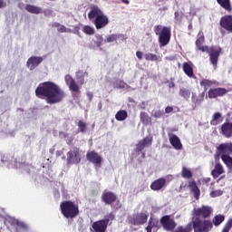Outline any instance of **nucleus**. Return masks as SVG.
Instances as JSON below:
<instances>
[{"label":"nucleus","mask_w":232,"mask_h":232,"mask_svg":"<svg viewBox=\"0 0 232 232\" xmlns=\"http://www.w3.org/2000/svg\"><path fill=\"white\" fill-rule=\"evenodd\" d=\"M62 214L65 218H75L79 215V208L71 201H64L60 205Z\"/></svg>","instance_id":"20e7f679"},{"label":"nucleus","mask_w":232,"mask_h":232,"mask_svg":"<svg viewBox=\"0 0 232 232\" xmlns=\"http://www.w3.org/2000/svg\"><path fill=\"white\" fill-rule=\"evenodd\" d=\"M35 94L39 99H45L48 104H56L64 99V92L53 82L40 83L35 90Z\"/></svg>","instance_id":"f257e3e1"},{"label":"nucleus","mask_w":232,"mask_h":232,"mask_svg":"<svg viewBox=\"0 0 232 232\" xmlns=\"http://www.w3.org/2000/svg\"><path fill=\"white\" fill-rule=\"evenodd\" d=\"M204 97H206V92H203L197 95L195 92H192V102L195 106H200L204 102Z\"/></svg>","instance_id":"393cba45"},{"label":"nucleus","mask_w":232,"mask_h":232,"mask_svg":"<svg viewBox=\"0 0 232 232\" xmlns=\"http://www.w3.org/2000/svg\"><path fill=\"white\" fill-rule=\"evenodd\" d=\"M43 63V57L41 56H31L26 63L27 68L29 70H35Z\"/></svg>","instance_id":"f3484780"},{"label":"nucleus","mask_w":232,"mask_h":232,"mask_svg":"<svg viewBox=\"0 0 232 232\" xmlns=\"http://www.w3.org/2000/svg\"><path fill=\"white\" fill-rule=\"evenodd\" d=\"M116 199H117V197L115 196V194L111 192H105L102 195V200L106 204H111V202H115Z\"/></svg>","instance_id":"c85d7f7f"},{"label":"nucleus","mask_w":232,"mask_h":232,"mask_svg":"<svg viewBox=\"0 0 232 232\" xmlns=\"http://www.w3.org/2000/svg\"><path fill=\"white\" fill-rule=\"evenodd\" d=\"M79 131L84 133L86 131V123L84 121H80L78 122Z\"/></svg>","instance_id":"49530a36"},{"label":"nucleus","mask_w":232,"mask_h":232,"mask_svg":"<svg viewBox=\"0 0 232 232\" xmlns=\"http://www.w3.org/2000/svg\"><path fill=\"white\" fill-rule=\"evenodd\" d=\"M166 179H158L150 184V189H152V191H160V189L166 188Z\"/></svg>","instance_id":"aec40b11"},{"label":"nucleus","mask_w":232,"mask_h":232,"mask_svg":"<svg viewBox=\"0 0 232 232\" xmlns=\"http://www.w3.org/2000/svg\"><path fill=\"white\" fill-rule=\"evenodd\" d=\"M76 77H77L78 83L75 82L73 78H72L69 74L65 75L64 79L71 92H75L77 93V92L81 90V87L82 86V84H84V77H88V72L78 71L76 72Z\"/></svg>","instance_id":"7ed1b4c3"},{"label":"nucleus","mask_w":232,"mask_h":232,"mask_svg":"<svg viewBox=\"0 0 232 232\" xmlns=\"http://www.w3.org/2000/svg\"><path fill=\"white\" fill-rule=\"evenodd\" d=\"M171 111H173V107L171 106L166 107L165 113H171Z\"/></svg>","instance_id":"5fc2aeb1"},{"label":"nucleus","mask_w":232,"mask_h":232,"mask_svg":"<svg viewBox=\"0 0 232 232\" xmlns=\"http://www.w3.org/2000/svg\"><path fill=\"white\" fill-rule=\"evenodd\" d=\"M193 227L195 232H208L213 227V224L209 220L195 219Z\"/></svg>","instance_id":"0eeeda50"},{"label":"nucleus","mask_w":232,"mask_h":232,"mask_svg":"<svg viewBox=\"0 0 232 232\" xmlns=\"http://www.w3.org/2000/svg\"><path fill=\"white\" fill-rule=\"evenodd\" d=\"M183 72L186 73V75H188V77H195L191 63H183Z\"/></svg>","instance_id":"72a5a7b5"},{"label":"nucleus","mask_w":232,"mask_h":232,"mask_svg":"<svg viewBox=\"0 0 232 232\" xmlns=\"http://www.w3.org/2000/svg\"><path fill=\"white\" fill-rule=\"evenodd\" d=\"M155 30H169V28L163 27L162 25H156Z\"/></svg>","instance_id":"864d4df0"},{"label":"nucleus","mask_w":232,"mask_h":232,"mask_svg":"<svg viewBox=\"0 0 232 232\" xmlns=\"http://www.w3.org/2000/svg\"><path fill=\"white\" fill-rule=\"evenodd\" d=\"M232 90H226L224 88H216V89H209L208 91V98L209 99H217V97H223L226 95L227 92H231Z\"/></svg>","instance_id":"4468645a"},{"label":"nucleus","mask_w":232,"mask_h":232,"mask_svg":"<svg viewBox=\"0 0 232 232\" xmlns=\"http://www.w3.org/2000/svg\"><path fill=\"white\" fill-rule=\"evenodd\" d=\"M87 160H89V162L94 164L96 169L101 168V165L102 164V157H101V155H99L95 151L88 152Z\"/></svg>","instance_id":"9b49d317"},{"label":"nucleus","mask_w":232,"mask_h":232,"mask_svg":"<svg viewBox=\"0 0 232 232\" xmlns=\"http://www.w3.org/2000/svg\"><path fill=\"white\" fill-rule=\"evenodd\" d=\"M217 3L221 6V8L227 10V12H231L232 7L229 0H217Z\"/></svg>","instance_id":"473e14b6"},{"label":"nucleus","mask_w":232,"mask_h":232,"mask_svg":"<svg viewBox=\"0 0 232 232\" xmlns=\"http://www.w3.org/2000/svg\"><path fill=\"white\" fill-rule=\"evenodd\" d=\"M213 209L210 207L203 206L194 209V214L196 217H203V218H208L211 215Z\"/></svg>","instance_id":"2eb2a0df"},{"label":"nucleus","mask_w":232,"mask_h":232,"mask_svg":"<svg viewBox=\"0 0 232 232\" xmlns=\"http://www.w3.org/2000/svg\"><path fill=\"white\" fill-rule=\"evenodd\" d=\"M179 95L180 97H183V99H189L190 95H191V92H189L188 89H186V88H181L179 90Z\"/></svg>","instance_id":"79ce46f5"},{"label":"nucleus","mask_w":232,"mask_h":232,"mask_svg":"<svg viewBox=\"0 0 232 232\" xmlns=\"http://www.w3.org/2000/svg\"><path fill=\"white\" fill-rule=\"evenodd\" d=\"M121 3H123L124 5H130V1L129 0H121Z\"/></svg>","instance_id":"052dcab7"},{"label":"nucleus","mask_w":232,"mask_h":232,"mask_svg":"<svg viewBox=\"0 0 232 232\" xmlns=\"http://www.w3.org/2000/svg\"><path fill=\"white\" fill-rule=\"evenodd\" d=\"M202 43H204V33L199 32L196 41V46L198 50L209 53L210 63L213 64L214 68H217V63H218V56L220 55V51L222 49H220V47L209 48L208 46H202Z\"/></svg>","instance_id":"f03ea898"},{"label":"nucleus","mask_w":232,"mask_h":232,"mask_svg":"<svg viewBox=\"0 0 232 232\" xmlns=\"http://www.w3.org/2000/svg\"><path fill=\"white\" fill-rule=\"evenodd\" d=\"M201 182L202 184H209V182H211V178H203Z\"/></svg>","instance_id":"603ef678"},{"label":"nucleus","mask_w":232,"mask_h":232,"mask_svg":"<svg viewBox=\"0 0 232 232\" xmlns=\"http://www.w3.org/2000/svg\"><path fill=\"white\" fill-rule=\"evenodd\" d=\"M188 188L192 191L194 198L198 200L200 190L198 189V187H197V183H195V181H189Z\"/></svg>","instance_id":"cd10ccee"},{"label":"nucleus","mask_w":232,"mask_h":232,"mask_svg":"<svg viewBox=\"0 0 232 232\" xmlns=\"http://www.w3.org/2000/svg\"><path fill=\"white\" fill-rule=\"evenodd\" d=\"M181 176L183 179H191V177H193V172H191V169L183 167L181 170Z\"/></svg>","instance_id":"58836bf2"},{"label":"nucleus","mask_w":232,"mask_h":232,"mask_svg":"<svg viewBox=\"0 0 232 232\" xmlns=\"http://www.w3.org/2000/svg\"><path fill=\"white\" fill-rule=\"evenodd\" d=\"M55 151H56V156L61 157V155H63V152L64 151V147H63V144L57 143L52 149H50L51 154L55 153Z\"/></svg>","instance_id":"c756f323"},{"label":"nucleus","mask_w":232,"mask_h":232,"mask_svg":"<svg viewBox=\"0 0 232 232\" xmlns=\"http://www.w3.org/2000/svg\"><path fill=\"white\" fill-rule=\"evenodd\" d=\"M148 222V212H142L140 214H136L132 217L131 224L134 226H142Z\"/></svg>","instance_id":"f8f14e48"},{"label":"nucleus","mask_w":232,"mask_h":232,"mask_svg":"<svg viewBox=\"0 0 232 232\" xmlns=\"http://www.w3.org/2000/svg\"><path fill=\"white\" fill-rule=\"evenodd\" d=\"M82 34H85L86 35H93V34H95V31H93V30H83Z\"/></svg>","instance_id":"3c124183"},{"label":"nucleus","mask_w":232,"mask_h":232,"mask_svg":"<svg viewBox=\"0 0 232 232\" xmlns=\"http://www.w3.org/2000/svg\"><path fill=\"white\" fill-rule=\"evenodd\" d=\"M220 179H224V176H222Z\"/></svg>","instance_id":"69168bd1"},{"label":"nucleus","mask_w":232,"mask_h":232,"mask_svg":"<svg viewBox=\"0 0 232 232\" xmlns=\"http://www.w3.org/2000/svg\"><path fill=\"white\" fill-rule=\"evenodd\" d=\"M127 118H128V112L123 110L119 111L115 115L116 121H126Z\"/></svg>","instance_id":"e433bc0d"},{"label":"nucleus","mask_w":232,"mask_h":232,"mask_svg":"<svg viewBox=\"0 0 232 232\" xmlns=\"http://www.w3.org/2000/svg\"><path fill=\"white\" fill-rule=\"evenodd\" d=\"M140 121L145 124V126H150L151 124V118L148 115V113L142 111L140 114Z\"/></svg>","instance_id":"f704fd0d"},{"label":"nucleus","mask_w":232,"mask_h":232,"mask_svg":"<svg viewBox=\"0 0 232 232\" xmlns=\"http://www.w3.org/2000/svg\"><path fill=\"white\" fill-rule=\"evenodd\" d=\"M215 81L211 80H201L200 81V86H203L205 88V91L208 90V88H211V86H214Z\"/></svg>","instance_id":"4c0bfd02"},{"label":"nucleus","mask_w":232,"mask_h":232,"mask_svg":"<svg viewBox=\"0 0 232 232\" xmlns=\"http://www.w3.org/2000/svg\"><path fill=\"white\" fill-rule=\"evenodd\" d=\"M142 52H140V51H138L137 53H136V56L138 57V59H142Z\"/></svg>","instance_id":"6e6d98bb"},{"label":"nucleus","mask_w":232,"mask_h":232,"mask_svg":"<svg viewBox=\"0 0 232 232\" xmlns=\"http://www.w3.org/2000/svg\"><path fill=\"white\" fill-rule=\"evenodd\" d=\"M146 61H159V56L153 53L145 54Z\"/></svg>","instance_id":"c03bdc74"},{"label":"nucleus","mask_w":232,"mask_h":232,"mask_svg":"<svg viewBox=\"0 0 232 232\" xmlns=\"http://www.w3.org/2000/svg\"><path fill=\"white\" fill-rule=\"evenodd\" d=\"M224 173H226L224 166H222L220 163H216L214 169L211 171L213 179H218L220 175H224Z\"/></svg>","instance_id":"5701e85b"},{"label":"nucleus","mask_w":232,"mask_h":232,"mask_svg":"<svg viewBox=\"0 0 232 232\" xmlns=\"http://www.w3.org/2000/svg\"><path fill=\"white\" fill-rule=\"evenodd\" d=\"M25 10L26 12H29V14H35L36 15L39 14H43V9H41V7L32 5H26Z\"/></svg>","instance_id":"2f4dec72"},{"label":"nucleus","mask_w":232,"mask_h":232,"mask_svg":"<svg viewBox=\"0 0 232 232\" xmlns=\"http://www.w3.org/2000/svg\"><path fill=\"white\" fill-rule=\"evenodd\" d=\"M157 226H159V219L150 218L148 227H146L147 232L157 231Z\"/></svg>","instance_id":"7c9ffc66"},{"label":"nucleus","mask_w":232,"mask_h":232,"mask_svg":"<svg viewBox=\"0 0 232 232\" xmlns=\"http://www.w3.org/2000/svg\"><path fill=\"white\" fill-rule=\"evenodd\" d=\"M91 11L88 14L90 21H95L97 17H101L104 13L101 10V7L95 5H91Z\"/></svg>","instance_id":"dca6fc26"},{"label":"nucleus","mask_w":232,"mask_h":232,"mask_svg":"<svg viewBox=\"0 0 232 232\" xmlns=\"http://www.w3.org/2000/svg\"><path fill=\"white\" fill-rule=\"evenodd\" d=\"M5 226H13L14 230L13 232H25L26 231V224L23 223V221H19L12 217L5 218Z\"/></svg>","instance_id":"423d86ee"},{"label":"nucleus","mask_w":232,"mask_h":232,"mask_svg":"<svg viewBox=\"0 0 232 232\" xmlns=\"http://www.w3.org/2000/svg\"><path fill=\"white\" fill-rule=\"evenodd\" d=\"M232 227V219H229L226 226L224 227L222 232H229V229Z\"/></svg>","instance_id":"de8ad7c7"},{"label":"nucleus","mask_w":232,"mask_h":232,"mask_svg":"<svg viewBox=\"0 0 232 232\" xmlns=\"http://www.w3.org/2000/svg\"><path fill=\"white\" fill-rule=\"evenodd\" d=\"M152 117H155V119H160L162 117V111H152Z\"/></svg>","instance_id":"09e8293b"},{"label":"nucleus","mask_w":232,"mask_h":232,"mask_svg":"<svg viewBox=\"0 0 232 232\" xmlns=\"http://www.w3.org/2000/svg\"><path fill=\"white\" fill-rule=\"evenodd\" d=\"M221 134L227 139L232 137V122H225L221 126Z\"/></svg>","instance_id":"4be33fe9"},{"label":"nucleus","mask_w":232,"mask_h":232,"mask_svg":"<svg viewBox=\"0 0 232 232\" xmlns=\"http://www.w3.org/2000/svg\"><path fill=\"white\" fill-rule=\"evenodd\" d=\"M128 36L126 34H111L105 40L106 43H115V41H126Z\"/></svg>","instance_id":"a878e982"},{"label":"nucleus","mask_w":232,"mask_h":232,"mask_svg":"<svg viewBox=\"0 0 232 232\" xmlns=\"http://www.w3.org/2000/svg\"><path fill=\"white\" fill-rule=\"evenodd\" d=\"M18 111H23V109H18Z\"/></svg>","instance_id":"0e129e2a"},{"label":"nucleus","mask_w":232,"mask_h":232,"mask_svg":"<svg viewBox=\"0 0 232 232\" xmlns=\"http://www.w3.org/2000/svg\"><path fill=\"white\" fill-rule=\"evenodd\" d=\"M93 23L97 30H101V28H104V26H107L108 23H110V20L108 19V16L104 15L103 14L101 16L95 18L93 20Z\"/></svg>","instance_id":"6ab92c4d"},{"label":"nucleus","mask_w":232,"mask_h":232,"mask_svg":"<svg viewBox=\"0 0 232 232\" xmlns=\"http://www.w3.org/2000/svg\"><path fill=\"white\" fill-rule=\"evenodd\" d=\"M151 142H152V139L150 136H148L145 139H143L142 140H140L136 146V153H138V154L140 153L142 159H144L146 154L144 152H142V150L144 148H148V147L151 146Z\"/></svg>","instance_id":"9d476101"},{"label":"nucleus","mask_w":232,"mask_h":232,"mask_svg":"<svg viewBox=\"0 0 232 232\" xmlns=\"http://www.w3.org/2000/svg\"><path fill=\"white\" fill-rule=\"evenodd\" d=\"M220 26L224 30H232V15L227 14L220 19Z\"/></svg>","instance_id":"412c9836"},{"label":"nucleus","mask_w":232,"mask_h":232,"mask_svg":"<svg viewBox=\"0 0 232 232\" xmlns=\"http://www.w3.org/2000/svg\"><path fill=\"white\" fill-rule=\"evenodd\" d=\"M223 193L224 191H222L221 189H217L210 191L209 195L211 198H217V197H222Z\"/></svg>","instance_id":"37998d69"},{"label":"nucleus","mask_w":232,"mask_h":232,"mask_svg":"<svg viewBox=\"0 0 232 232\" xmlns=\"http://www.w3.org/2000/svg\"><path fill=\"white\" fill-rule=\"evenodd\" d=\"M5 6H6V4L5 3V1L0 0V8H5Z\"/></svg>","instance_id":"13d9d810"},{"label":"nucleus","mask_w":232,"mask_h":232,"mask_svg":"<svg viewBox=\"0 0 232 232\" xmlns=\"http://www.w3.org/2000/svg\"><path fill=\"white\" fill-rule=\"evenodd\" d=\"M159 35L160 43L161 46H166L168 43H169V39L171 38V33L169 30H162L160 33H156Z\"/></svg>","instance_id":"ddd939ff"},{"label":"nucleus","mask_w":232,"mask_h":232,"mask_svg":"<svg viewBox=\"0 0 232 232\" xmlns=\"http://www.w3.org/2000/svg\"><path fill=\"white\" fill-rule=\"evenodd\" d=\"M111 86H113V88H121L122 90H128V84L124 82L123 81L117 80L116 82H111Z\"/></svg>","instance_id":"c9c22d12"},{"label":"nucleus","mask_w":232,"mask_h":232,"mask_svg":"<svg viewBox=\"0 0 232 232\" xmlns=\"http://www.w3.org/2000/svg\"><path fill=\"white\" fill-rule=\"evenodd\" d=\"M169 139L174 150H182V143L180 142V139H179L177 135L169 134Z\"/></svg>","instance_id":"b1692460"},{"label":"nucleus","mask_w":232,"mask_h":232,"mask_svg":"<svg viewBox=\"0 0 232 232\" xmlns=\"http://www.w3.org/2000/svg\"><path fill=\"white\" fill-rule=\"evenodd\" d=\"M67 162L68 164H79L81 162V153L78 148H72L67 153Z\"/></svg>","instance_id":"1a4fd4ad"},{"label":"nucleus","mask_w":232,"mask_h":232,"mask_svg":"<svg viewBox=\"0 0 232 232\" xmlns=\"http://www.w3.org/2000/svg\"><path fill=\"white\" fill-rule=\"evenodd\" d=\"M222 160L226 164L227 168H228L230 173H232V158L229 156H223Z\"/></svg>","instance_id":"a19ab883"},{"label":"nucleus","mask_w":232,"mask_h":232,"mask_svg":"<svg viewBox=\"0 0 232 232\" xmlns=\"http://www.w3.org/2000/svg\"><path fill=\"white\" fill-rule=\"evenodd\" d=\"M74 34V35H78L79 37H82V34H81V32L75 30L72 32Z\"/></svg>","instance_id":"4d7b16f0"},{"label":"nucleus","mask_w":232,"mask_h":232,"mask_svg":"<svg viewBox=\"0 0 232 232\" xmlns=\"http://www.w3.org/2000/svg\"><path fill=\"white\" fill-rule=\"evenodd\" d=\"M115 218V216L113 214H109L105 217L104 219L96 221L92 225V227L94 232H105L106 227H108V224L110 223V220H113Z\"/></svg>","instance_id":"39448f33"},{"label":"nucleus","mask_w":232,"mask_h":232,"mask_svg":"<svg viewBox=\"0 0 232 232\" xmlns=\"http://www.w3.org/2000/svg\"><path fill=\"white\" fill-rule=\"evenodd\" d=\"M232 153V144L231 143H223L219 145L218 148L216 156L217 157H221L223 160L224 157H229Z\"/></svg>","instance_id":"6e6552de"},{"label":"nucleus","mask_w":232,"mask_h":232,"mask_svg":"<svg viewBox=\"0 0 232 232\" xmlns=\"http://www.w3.org/2000/svg\"><path fill=\"white\" fill-rule=\"evenodd\" d=\"M53 28H57L58 30H64L65 27L61 25V24L59 23H53Z\"/></svg>","instance_id":"8fccbe9b"},{"label":"nucleus","mask_w":232,"mask_h":232,"mask_svg":"<svg viewBox=\"0 0 232 232\" xmlns=\"http://www.w3.org/2000/svg\"><path fill=\"white\" fill-rule=\"evenodd\" d=\"M168 179H169V180H173V176H169Z\"/></svg>","instance_id":"e2e57ef3"},{"label":"nucleus","mask_w":232,"mask_h":232,"mask_svg":"<svg viewBox=\"0 0 232 232\" xmlns=\"http://www.w3.org/2000/svg\"><path fill=\"white\" fill-rule=\"evenodd\" d=\"M83 30H92V27H90V26H85V27L83 28Z\"/></svg>","instance_id":"680f3d73"},{"label":"nucleus","mask_w":232,"mask_h":232,"mask_svg":"<svg viewBox=\"0 0 232 232\" xmlns=\"http://www.w3.org/2000/svg\"><path fill=\"white\" fill-rule=\"evenodd\" d=\"M224 121V118L222 117V113L220 112H216L212 115V119L210 121L211 126H218L220 122Z\"/></svg>","instance_id":"bb28decb"},{"label":"nucleus","mask_w":232,"mask_h":232,"mask_svg":"<svg viewBox=\"0 0 232 232\" xmlns=\"http://www.w3.org/2000/svg\"><path fill=\"white\" fill-rule=\"evenodd\" d=\"M224 220H226V218L223 215H217L213 218L212 222L214 226H220Z\"/></svg>","instance_id":"ea45409f"},{"label":"nucleus","mask_w":232,"mask_h":232,"mask_svg":"<svg viewBox=\"0 0 232 232\" xmlns=\"http://www.w3.org/2000/svg\"><path fill=\"white\" fill-rule=\"evenodd\" d=\"M161 224L167 231L175 229V227L177 226V224H175V220L169 218V216H164L161 218Z\"/></svg>","instance_id":"a211bd4d"},{"label":"nucleus","mask_w":232,"mask_h":232,"mask_svg":"<svg viewBox=\"0 0 232 232\" xmlns=\"http://www.w3.org/2000/svg\"><path fill=\"white\" fill-rule=\"evenodd\" d=\"M97 37V41L94 42L95 47L96 48H101V46H102V44L104 43V40L102 39V36L98 35Z\"/></svg>","instance_id":"a18cd8bd"},{"label":"nucleus","mask_w":232,"mask_h":232,"mask_svg":"<svg viewBox=\"0 0 232 232\" xmlns=\"http://www.w3.org/2000/svg\"><path fill=\"white\" fill-rule=\"evenodd\" d=\"M169 88H175V83L174 82H169Z\"/></svg>","instance_id":"bf43d9fd"}]
</instances>
